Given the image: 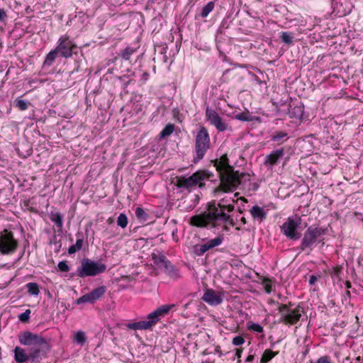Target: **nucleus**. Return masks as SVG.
Segmentation results:
<instances>
[{
  "mask_svg": "<svg viewBox=\"0 0 363 363\" xmlns=\"http://www.w3.org/2000/svg\"><path fill=\"white\" fill-rule=\"evenodd\" d=\"M21 345H26V349L16 347L14 358L17 363H24L30 361L31 363H39L46 357L50 350V345L42 336L30 331L21 333L18 337Z\"/></svg>",
  "mask_w": 363,
  "mask_h": 363,
  "instance_id": "obj_1",
  "label": "nucleus"
},
{
  "mask_svg": "<svg viewBox=\"0 0 363 363\" xmlns=\"http://www.w3.org/2000/svg\"><path fill=\"white\" fill-rule=\"evenodd\" d=\"M218 205H215V201L208 203L207 212L196 215L190 218V225L198 228H214L224 223H228L231 226H234L235 223L231 216L222 209H218Z\"/></svg>",
  "mask_w": 363,
  "mask_h": 363,
  "instance_id": "obj_2",
  "label": "nucleus"
},
{
  "mask_svg": "<svg viewBox=\"0 0 363 363\" xmlns=\"http://www.w3.org/2000/svg\"><path fill=\"white\" fill-rule=\"evenodd\" d=\"M214 167L218 171L220 179V184L214 189L216 195L220 192H233L238 187V177L234 168L228 164L227 155H223L220 160L214 161Z\"/></svg>",
  "mask_w": 363,
  "mask_h": 363,
  "instance_id": "obj_3",
  "label": "nucleus"
},
{
  "mask_svg": "<svg viewBox=\"0 0 363 363\" xmlns=\"http://www.w3.org/2000/svg\"><path fill=\"white\" fill-rule=\"evenodd\" d=\"M173 306L174 305H162L150 313L147 317V320L129 323L126 325V327L134 330L152 329L162 318L169 312Z\"/></svg>",
  "mask_w": 363,
  "mask_h": 363,
  "instance_id": "obj_4",
  "label": "nucleus"
},
{
  "mask_svg": "<svg viewBox=\"0 0 363 363\" xmlns=\"http://www.w3.org/2000/svg\"><path fill=\"white\" fill-rule=\"evenodd\" d=\"M326 233V229L323 228H308L303 233L301 243L298 249L300 252H306L309 255L314 245L319 242V238Z\"/></svg>",
  "mask_w": 363,
  "mask_h": 363,
  "instance_id": "obj_5",
  "label": "nucleus"
},
{
  "mask_svg": "<svg viewBox=\"0 0 363 363\" xmlns=\"http://www.w3.org/2000/svg\"><path fill=\"white\" fill-rule=\"evenodd\" d=\"M213 176V173L207 170H199L189 177H175L174 184L178 188H183L186 189L196 185L201 187L203 186L202 181L205 179H211Z\"/></svg>",
  "mask_w": 363,
  "mask_h": 363,
  "instance_id": "obj_6",
  "label": "nucleus"
},
{
  "mask_svg": "<svg viewBox=\"0 0 363 363\" xmlns=\"http://www.w3.org/2000/svg\"><path fill=\"white\" fill-rule=\"evenodd\" d=\"M106 266L101 262H94L89 259H83L81 265L77 269V275L81 278L94 277L105 272Z\"/></svg>",
  "mask_w": 363,
  "mask_h": 363,
  "instance_id": "obj_7",
  "label": "nucleus"
},
{
  "mask_svg": "<svg viewBox=\"0 0 363 363\" xmlns=\"http://www.w3.org/2000/svg\"><path fill=\"white\" fill-rule=\"evenodd\" d=\"M210 147V137L206 128L202 127L196 136L195 151L196 157L194 158L196 162L203 158L206 151Z\"/></svg>",
  "mask_w": 363,
  "mask_h": 363,
  "instance_id": "obj_8",
  "label": "nucleus"
},
{
  "mask_svg": "<svg viewBox=\"0 0 363 363\" xmlns=\"http://www.w3.org/2000/svg\"><path fill=\"white\" fill-rule=\"evenodd\" d=\"M301 218L297 215L289 217L281 226V233L290 240H298L301 238V234L296 230L301 225Z\"/></svg>",
  "mask_w": 363,
  "mask_h": 363,
  "instance_id": "obj_9",
  "label": "nucleus"
},
{
  "mask_svg": "<svg viewBox=\"0 0 363 363\" xmlns=\"http://www.w3.org/2000/svg\"><path fill=\"white\" fill-rule=\"evenodd\" d=\"M279 312L281 315L279 322L294 325L300 320L302 311L299 306L292 309L286 304H281Z\"/></svg>",
  "mask_w": 363,
  "mask_h": 363,
  "instance_id": "obj_10",
  "label": "nucleus"
},
{
  "mask_svg": "<svg viewBox=\"0 0 363 363\" xmlns=\"http://www.w3.org/2000/svg\"><path fill=\"white\" fill-rule=\"evenodd\" d=\"M18 247V242L14 239L12 232L5 229L0 234V253L1 255L13 254Z\"/></svg>",
  "mask_w": 363,
  "mask_h": 363,
  "instance_id": "obj_11",
  "label": "nucleus"
},
{
  "mask_svg": "<svg viewBox=\"0 0 363 363\" xmlns=\"http://www.w3.org/2000/svg\"><path fill=\"white\" fill-rule=\"evenodd\" d=\"M76 48V45L69 40L68 36H62L59 38L58 45L55 49L62 57L68 58L72 55L73 50Z\"/></svg>",
  "mask_w": 363,
  "mask_h": 363,
  "instance_id": "obj_12",
  "label": "nucleus"
},
{
  "mask_svg": "<svg viewBox=\"0 0 363 363\" xmlns=\"http://www.w3.org/2000/svg\"><path fill=\"white\" fill-rule=\"evenodd\" d=\"M206 116L211 125H213L219 132H223L227 130V123L215 110L207 107L206 109Z\"/></svg>",
  "mask_w": 363,
  "mask_h": 363,
  "instance_id": "obj_13",
  "label": "nucleus"
},
{
  "mask_svg": "<svg viewBox=\"0 0 363 363\" xmlns=\"http://www.w3.org/2000/svg\"><path fill=\"white\" fill-rule=\"evenodd\" d=\"M106 287L105 286H99L93 289L91 292L87 293L79 297L76 303L82 304L85 303H94L99 300L106 293Z\"/></svg>",
  "mask_w": 363,
  "mask_h": 363,
  "instance_id": "obj_14",
  "label": "nucleus"
},
{
  "mask_svg": "<svg viewBox=\"0 0 363 363\" xmlns=\"http://www.w3.org/2000/svg\"><path fill=\"white\" fill-rule=\"evenodd\" d=\"M223 242L221 237H217L207 241L202 245H196L193 247V252L196 256H202L208 250L219 246Z\"/></svg>",
  "mask_w": 363,
  "mask_h": 363,
  "instance_id": "obj_15",
  "label": "nucleus"
},
{
  "mask_svg": "<svg viewBox=\"0 0 363 363\" xmlns=\"http://www.w3.org/2000/svg\"><path fill=\"white\" fill-rule=\"evenodd\" d=\"M284 148L275 150L265 157L264 164L267 167L272 169L273 166L279 163L280 160L284 157Z\"/></svg>",
  "mask_w": 363,
  "mask_h": 363,
  "instance_id": "obj_16",
  "label": "nucleus"
},
{
  "mask_svg": "<svg viewBox=\"0 0 363 363\" xmlns=\"http://www.w3.org/2000/svg\"><path fill=\"white\" fill-rule=\"evenodd\" d=\"M202 300L211 306H218L222 303L223 297L220 293L212 289H208L206 290Z\"/></svg>",
  "mask_w": 363,
  "mask_h": 363,
  "instance_id": "obj_17",
  "label": "nucleus"
},
{
  "mask_svg": "<svg viewBox=\"0 0 363 363\" xmlns=\"http://www.w3.org/2000/svg\"><path fill=\"white\" fill-rule=\"evenodd\" d=\"M250 214L252 217L255 220H263L267 217V213L264 209L258 206H254L250 209Z\"/></svg>",
  "mask_w": 363,
  "mask_h": 363,
  "instance_id": "obj_18",
  "label": "nucleus"
},
{
  "mask_svg": "<svg viewBox=\"0 0 363 363\" xmlns=\"http://www.w3.org/2000/svg\"><path fill=\"white\" fill-rule=\"evenodd\" d=\"M50 219L55 224L58 230L62 229L63 225V216L60 212L52 211L50 213Z\"/></svg>",
  "mask_w": 363,
  "mask_h": 363,
  "instance_id": "obj_19",
  "label": "nucleus"
},
{
  "mask_svg": "<svg viewBox=\"0 0 363 363\" xmlns=\"http://www.w3.org/2000/svg\"><path fill=\"white\" fill-rule=\"evenodd\" d=\"M235 118L241 121H258L259 117L252 116L249 111L239 113L235 115Z\"/></svg>",
  "mask_w": 363,
  "mask_h": 363,
  "instance_id": "obj_20",
  "label": "nucleus"
},
{
  "mask_svg": "<svg viewBox=\"0 0 363 363\" xmlns=\"http://www.w3.org/2000/svg\"><path fill=\"white\" fill-rule=\"evenodd\" d=\"M77 236L78 237V238L76 241V243L74 245L70 246L68 249V253L69 255L74 254L82 248L84 240L82 238V235L79 233L77 234Z\"/></svg>",
  "mask_w": 363,
  "mask_h": 363,
  "instance_id": "obj_21",
  "label": "nucleus"
},
{
  "mask_svg": "<svg viewBox=\"0 0 363 363\" xmlns=\"http://www.w3.org/2000/svg\"><path fill=\"white\" fill-rule=\"evenodd\" d=\"M58 52L56 49L51 50L45 57L43 62V67H50L57 56Z\"/></svg>",
  "mask_w": 363,
  "mask_h": 363,
  "instance_id": "obj_22",
  "label": "nucleus"
},
{
  "mask_svg": "<svg viewBox=\"0 0 363 363\" xmlns=\"http://www.w3.org/2000/svg\"><path fill=\"white\" fill-rule=\"evenodd\" d=\"M279 354V352H273L270 350H266L262 354L260 359V363H267L272 360L275 356Z\"/></svg>",
  "mask_w": 363,
  "mask_h": 363,
  "instance_id": "obj_23",
  "label": "nucleus"
},
{
  "mask_svg": "<svg viewBox=\"0 0 363 363\" xmlns=\"http://www.w3.org/2000/svg\"><path fill=\"white\" fill-rule=\"evenodd\" d=\"M135 216L141 222V223H145L148 220L149 218V214L144 211L143 208L140 207L136 208L135 211Z\"/></svg>",
  "mask_w": 363,
  "mask_h": 363,
  "instance_id": "obj_24",
  "label": "nucleus"
},
{
  "mask_svg": "<svg viewBox=\"0 0 363 363\" xmlns=\"http://www.w3.org/2000/svg\"><path fill=\"white\" fill-rule=\"evenodd\" d=\"M152 257L154 263L159 267H162V265L167 261V258L162 253L158 255L152 254Z\"/></svg>",
  "mask_w": 363,
  "mask_h": 363,
  "instance_id": "obj_25",
  "label": "nucleus"
},
{
  "mask_svg": "<svg viewBox=\"0 0 363 363\" xmlns=\"http://www.w3.org/2000/svg\"><path fill=\"white\" fill-rule=\"evenodd\" d=\"M26 287L28 293L33 296H38L40 294L38 284L35 282H29L26 284Z\"/></svg>",
  "mask_w": 363,
  "mask_h": 363,
  "instance_id": "obj_26",
  "label": "nucleus"
},
{
  "mask_svg": "<svg viewBox=\"0 0 363 363\" xmlns=\"http://www.w3.org/2000/svg\"><path fill=\"white\" fill-rule=\"evenodd\" d=\"M174 130V125L173 124H167L160 132V138H164L167 136L170 135Z\"/></svg>",
  "mask_w": 363,
  "mask_h": 363,
  "instance_id": "obj_27",
  "label": "nucleus"
},
{
  "mask_svg": "<svg viewBox=\"0 0 363 363\" xmlns=\"http://www.w3.org/2000/svg\"><path fill=\"white\" fill-rule=\"evenodd\" d=\"M215 4L213 1H209L202 9L201 16L206 18L214 9Z\"/></svg>",
  "mask_w": 363,
  "mask_h": 363,
  "instance_id": "obj_28",
  "label": "nucleus"
},
{
  "mask_svg": "<svg viewBox=\"0 0 363 363\" xmlns=\"http://www.w3.org/2000/svg\"><path fill=\"white\" fill-rule=\"evenodd\" d=\"M287 137V133L283 131H277L275 132L274 134L272 135L271 140L275 142H282L285 140V138Z\"/></svg>",
  "mask_w": 363,
  "mask_h": 363,
  "instance_id": "obj_29",
  "label": "nucleus"
},
{
  "mask_svg": "<svg viewBox=\"0 0 363 363\" xmlns=\"http://www.w3.org/2000/svg\"><path fill=\"white\" fill-rule=\"evenodd\" d=\"M162 267H164L165 271L169 274L170 276H174L177 274V271L175 269V267L174 265L172 264L169 260L167 259V261L162 265Z\"/></svg>",
  "mask_w": 363,
  "mask_h": 363,
  "instance_id": "obj_30",
  "label": "nucleus"
},
{
  "mask_svg": "<svg viewBox=\"0 0 363 363\" xmlns=\"http://www.w3.org/2000/svg\"><path fill=\"white\" fill-rule=\"evenodd\" d=\"M235 172L238 174L239 182L238 186L250 180V175L249 174L244 172L239 173L238 171H235Z\"/></svg>",
  "mask_w": 363,
  "mask_h": 363,
  "instance_id": "obj_31",
  "label": "nucleus"
},
{
  "mask_svg": "<svg viewBox=\"0 0 363 363\" xmlns=\"http://www.w3.org/2000/svg\"><path fill=\"white\" fill-rule=\"evenodd\" d=\"M136 51V49L127 47L121 53V57L125 60H128L130 59V57Z\"/></svg>",
  "mask_w": 363,
  "mask_h": 363,
  "instance_id": "obj_32",
  "label": "nucleus"
},
{
  "mask_svg": "<svg viewBox=\"0 0 363 363\" xmlns=\"http://www.w3.org/2000/svg\"><path fill=\"white\" fill-rule=\"evenodd\" d=\"M280 38H281L282 42H284L286 44L291 45L293 43V40H292L293 36L289 33L281 32Z\"/></svg>",
  "mask_w": 363,
  "mask_h": 363,
  "instance_id": "obj_33",
  "label": "nucleus"
},
{
  "mask_svg": "<svg viewBox=\"0 0 363 363\" xmlns=\"http://www.w3.org/2000/svg\"><path fill=\"white\" fill-rule=\"evenodd\" d=\"M291 113L294 114L295 118H301L303 115V106L298 105L294 107Z\"/></svg>",
  "mask_w": 363,
  "mask_h": 363,
  "instance_id": "obj_34",
  "label": "nucleus"
},
{
  "mask_svg": "<svg viewBox=\"0 0 363 363\" xmlns=\"http://www.w3.org/2000/svg\"><path fill=\"white\" fill-rule=\"evenodd\" d=\"M117 225L125 228L128 225V218L124 213H121L117 219Z\"/></svg>",
  "mask_w": 363,
  "mask_h": 363,
  "instance_id": "obj_35",
  "label": "nucleus"
},
{
  "mask_svg": "<svg viewBox=\"0 0 363 363\" xmlns=\"http://www.w3.org/2000/svg\"><path fill=\"white\" fill-rule=\"evenodd\" d=\"M15 103L16 107L21 111H25L28 108V102L25 100L18 99L15 101Z\"/></svg>",
  "mask_w": 363,
  "mask_h": 363,
  "instance_id": "obj_36",
  "label": "nucleus"
},
{
  "mask_svg": "<svg viewBox=\"0 0 363 363\" xmlns=\"http://www.w3.org/2000/svg\"><path fill=\"white\" fill-rule=\"evenodd\" d=\"M74 340L77 343L83 345L86 340L84 333L82 331H78L75 334Z\"/></svg>",
  "mask_w": 363,
  "mask_h": 363,
  "instance_id": "obj_37",
  "label": "nucleus"
},
{
  "mask_svg": "<svg viewBox=\"0 0 363 363\" xmlns=\"http://www.w3.org/2000/svg\"><path fill=\"white\" fill-rule=\"evenodd\" d=\"M215 205H218V209H222L223 212H225V211H228V212H231L234 210V206L231 203H227V204H222L221 203H216Z\"/></svg>",
  "mask_w": 363,
  "mask_h": 363,
  "instance_id": "obj_38",
  "label": "nucleus"
},
{
  "mask_svg": "<svg viewBox=\"0 0 363 363\" xmlns=\"http://www.w3.org/2000/svg\"><path fill=\"white\" fill-rule=\"evenodd\" d=\"M30 310L27 309L24 313L19 315L18 318L21 322H27L29 320Z\"/></svg>",
  "mask_w": 363,
  "mask_h": 363,
  "instance_id": "obj_39",
  "label": "nucleus"
},
{
  "mask_svg": "<svg viewBox=\"0 0 363 363\" xmlns=\"http://www.w3.org/2000/svg\"><path fill=\"white\" fill-rule=\"evenodd\" d=\"M248 328L251 330H253L257 333H262L263 332V327L261 326L259 324L257 323H252L248 325Z\"/></svg>",
  "mask_w": 363,
  "mask_h": 363,
  "instance_id": "obj_40",
  "label": "nucleus"
},
{
  "mask_svg": "<svg viewBox=\"0 0 363 363\" xmlns=\"http://www.w3.org/2000/svg\"><path fill=\"white\" fill-rule=\"evenodd\" d=\"M58 269L63 272H67L69 270V267L67 264L66 261H61L58 263Z\"/></svg>",
  "mask_w": 363,
  "mask_h": 363,
  "instance_id": "obj_41",
  "label": "nucleus"
},
{
  "mask_svg": "<svg viewBox=\"0 0 363 363\" xmlns=\"http://www.w3.org/2000/svg\"><path fill=\"white\" fill-rule=\"evenodd\" d=\"M233 344L236 346L242 345L245 342V339L241 335L235 336L232 341Z\"/></svg>",
  "mask_w": 363,
  "mask_h": 363,
  "instance_id": "obj_42",
  "label": "nucleus"
},
{
  "mask_svg": "<svg viewBox=\"0 0 363 363\" xmlns=\"http://www.w3.org/2000/svg\"><path fill=\"white\" fill-rule=\"evenodd\" d=\"M315 363H331L328 356L320 357Z\"/></svg>",
  "mask_w": 363,
  "mask_h": 363,
  "instance_id": "obj_43",
  "label": "nucleus"
},
{
  "mask_svg": "<svg viewBox=\"0 0 363 363\" xmlns=\"http://www.w3.org/2000/svg\"><path fill=\"white\" fill-rule=\"evenodd\" d=\"M321 276L320 275H318V276H315V275H311L310 277V279H309V284L310 285H314L315 283L317 281L318 279L320 278Z\"/></svg>",
  "mask_w": 363,
  "mask_h": 363,
  "instance_id": "obj_44",
  "label": "nucleus"
},
{
  "mask_svg": "<svg viewBox=\"0 0 363 363\" xmlns=\"http://www.w3.org/2000/svg\"><path fill=\"white\" fill-rule=\"evenodd\" d=\"M7 18V14L4 9H0V21H3Z\"/></svg>",
  "mask_w": 363,
  "mask_h": 363,
  "instance_id": "obj_45",
  "label": "nucleus"
},
{
  "mask_svg": "<svg viewBox=\"0 0 363 363\" xmlns=\"http://www.w3.org/2000/svg\"><path fill=\"white\" fill-rule=\"evenodd\" d=\"M264 289L265 291L269 294L272 291V286L271 284H267L264 286Z\"/></svg>",
  "mask_w": 363,
  "mask_h": 363,
  "instance_id": "obj_46",
  "label": "nucleus"
},
{
  "mask_svg": "<svg viewBox=\"0 0 363 363\" xmlns=\"http://www.w3.org/2000/svg\"><path fill=\"white\" fill-rule=\"evenodd\" d=\"M242 349H240V348H238L236 349V353H235V355L236 357L240 359L241 357V354H242Z\"/></svg>",
  "mask_w": 363,
  "mask_h": 363,
  "instance_id": "obj_47",
  "label": "nucleus"
},
{
  "mask_svg": "<svg viewBox=\"0 0 363 363\" xmlns=\"http://www.w3.org/2000/svg\"><path fill=\"white\" fill-rule=\"evenodd\" d=\"M214 353H218L219 354L220 357L222 355V352H221V350H220V346H217L215 349V352Z\"/></svg>",
  "mask_w": 363,
  "mask_h": 363,
  "instance_id": "obj_48",
  "label": "nucleus"
},
{
  "mask_svg": "<svg viewBox=\"0 0 363 363\" xmlns=\"http://www.w3.org/2000/svg\"><path fill=\"white\" fill-rule=\"evenodd\" d=\"M254 358H255L254 355L250 354L247 357L246 362H252L254 360Z\"/></svg>",
  "mask_w": 363,
  "mask_h": 363,
  "instance_id": "obj_49",
  "label": "nucleus"
},
{
  "mask_svg": "<svg viewBox=\"0 0 363 363\" xmlns=\"http://www.w3.org/2000/svg\"><path fill=\"white\" fill-rule=\"evenodd\" d=\"M228 199H222L221 200H220V201L218 203H221L222 204H225V203H228Z\"/></svg>",
  "mask_w": 363,
  "mask_h": 363,
  "instance_id": "obj_50",
  "label": "nucleus"
},
{
  "mask_svg": "<svg viewBox=\"0 0 363 363\" xmlns=\"http://www.w3.org/2000/svg\"><path fill=\"white\" fill-rule=\"evenodd\" d=\"M258 187H259V185H258L257 183H254V184H252V189H253L254 191L257 190V189H258Z\"/></svg>",
  "mask_w": 363,
  "mask_h": 363,
  "instance_id": "obj_51",
  "label": "nucleus"
},
{
  "mask_svg": "<svg viewBox=\"0 0 363 363\" xmlns=\"http://www.w3.org/2000/svg\"><path fill=\"white\" fill-rule=\"evenodd\" d=\"M241 222L244 224L247 223L246 218L245 217L241 218Z\"/></svg>",
  "mask_w": 363,
  "mask_h": 363,
  "instance_id": "obj_52",
  "label": "nucleus"
},
{
  "mask_svg": "<svg viewBox=\"0 0 363 363\" xmlns=\"http://www.w3.org/2000/svg\"><path fill=\"white\" fill-rule=\"evenodd\" d=\"M346 285L347 288H350L351 286L350 283L348 281L346 283Z\"/></svg>",
  "mask_w": 363,
  "mask_h": 363,
  "instance_id": "obj_53",
  "label": "nucleus"
},
{
  "mask_svg": "<svg viewBox=\"0 0 363 363\" xmlns=\"http://www.w3.org/2000/svg\"><path fill=\"white\" fill-rule=\"evenodd\" d=\"M223 230H225V231H228V227H226V226H224V227H223Z\"/></svg>",
  "mask_w": 363,
  "mask_h": 363,
  "instance_id": "obj_54",
  "label": "nucleus"
},
{
  "mask_svg": "<svg viewBox=\"0 0 363 363\" xmlns=\"http://www.w3.org/2000/svg\"><path fill=\"white\" fill-rule=\"evenodd\" d=\"M130 81L126 82L125 84H124V87H126L128 86V84H129Z\"/></svg>",
  "mask_w": 363,
  "mask_h": 363,
  "instance_id": "obj_55",
  "label": "nucleus"
},
{
  "mask_svg": "<svg viewBox=\"0 0 363 363\" xmlns=\"http://www.w3.org/2000/svg\"><path fill=\"white\" fill-rule=\"evenodd\" d=\"M230 200L232 202H234V199H233L230 198Z\"/></svg>",
  "mask_w": 363,
  "mask_h": 363,
  "instance_id": "obj_56",
  "label": "nucleus"
}]
</instances>
